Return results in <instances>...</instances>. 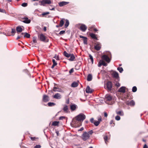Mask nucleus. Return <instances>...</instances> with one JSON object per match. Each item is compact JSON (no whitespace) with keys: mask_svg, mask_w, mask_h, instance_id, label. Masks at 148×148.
Returning <instances> with one entry per match:
<instances>
[{"mask_svg":"<svg viewBox=\"0 0 148 148\" xmlns=\"http://www.w3.org/2000/svg\"><path fill=\"white\" fill-rule=\"evenodd\" d=\"M76 117V119L80 122L81 121H82L86 118V116L82 114H79Z\"/></svg>","mask_w":148,"mask_h":148,"instance_id":"nucleus-4","label":"nucleus"},{"mask_svg":"<svg viewBox=\"0 0 148 148\" xmlns=\"http://www.w3.org/2000/svg\"><path fill=\"white\" fill-rule=\"evenodd\" d=\"M55 104L54 103L52 102H49L48 103V105L49 106L51 107L54 106L55 105Z\"/></svg>","mask_w":148,"mask_h":148,"instance_id":"nucleus-37","label":"nucleus"},{"mask_svg":"<svg viewBox=\"0 0 148 148\" xmlns=\"http://www.w3.org/2000/svg\"><path fill=\"white\" fill-rule=\"evenodd\" d=\"M41 146L40 145H36L34 147V148H40Z\"/></svg>","mask_w":148,"mask_h":148,"instance_id":"nucleus-48","label":"nucleus"},{"mask_svg":"<svg viewBox=\"0 0 148 148\" xmlns=\"http://www.w3.org/2000/svg\"><path fill=\"white\" fill-rule=\"evenodd\" d=\"M72 122L75 127H79L81 125V123L76 119V117L73 119Z\"/></svg>","mask_w":148,"mask_h":148,"instance_id":"nucleus-2","label":"nucleus"},{"mask_svg":"<svg viewBox=\"0 0 148 148\" xmlns=\"http://www.w3.org/2000/svg\"><path fill=\"white\" fill-rule=\"evenodd\" d=\"M103 138L104 139L105 142L106 143H107L108 142V137L107 136H103Z\"/></svg>","mask_w":148,"mask_h":148,"instance_id":"nucleus-36","label":"nucleus"},{"mask_svg":"<svg viewBox=\"0 0 148 148\" xmlns=\"http://www.w3.org/2000/svg\"><path fill=\"white\" fill-rule=\"evenodd\" d=\"M38 38H40V41H45L46 37L43 34H41L38 35Z\"/></svg>","mask_w":148,"mask_h":148,"instance_id":"nucleus-14","label":"nucleus"},{"mask_svg":"<svg viewBox=\"0 0 148 148\" xmlns=\"http://www.w3.org/2000/svg\"><path fill=\"white\" fill-rule=\"evenodd\" d=\"M92 79V76L91 74H89L87 76V80L88 81H91Z\"/></svg>","mask_w":148,"mask_h":148,"instance_id":"nucleus-29","label":"nucleus"},{"mask_svg":"<svg viewBox=\"0 0 148 148\" xmlns=\"http://www.w3.org/2000/svg\"><path fill=\"white\" fill-rule=\"evenodd\" d=\"M101 48V45L99 42H96L95 43L94 49L97 51H99Z\"/></svg>","mask_w":148,"mask_h":148,"instance_id":"nucleus-7","label":"nucleus"},{"mask_svg":"<svg viewBox=\"0 0 148 148\" xmlns=\"http://www.w3.org/2000/svg\"><path fill=\"white\" fill-rule=\"evenodd\" d=\"M90 37L96 40L97 39V37L96 36L95 34H94L90 33Z\"/></svg>","mask_w":148,"mask_h":148,"instance_id":"nucleus-28","label":"nucleus"},{"mask_svg":"<svg viewBox=\"0 0 148 148\" xmlns=\"http://www.w3.org/2000/svg\"><path fill=\"white\" fill-rule=\"evenodd\" d=\"M42 100L44 102H47L49 100V97L46 95H44L43 96Z\"/></svg>","mask_w":148,"mask_h":148,"instance_id":"nucleus-16","label":"nucleus"},{"mask_svg":"<svg viewBox=\"0 0 148 148\" xmlns=\"http://www.w3.org/2000/svg\"><path fill=\"white\" fill-rule=\"evenodd\" d=\"M21 37H20L19 35H18V36L17 37V38H16V39L17 40H18Z\"/></svg>","mask_w":148,"mask_h":148,"instance_id":"nucleus-62","label":"nucleus"},{"mask_svg":"<svg viewBox=\"0 0 148 148\" xmlns=\"http://www.w3.org/2000/svg\"><path fill=\"white\" fill-rule=\"evenodd\" d=\"M27 5V3H22L21 5L24 7H25Z\"/></svg>","mask_w":148,"mask_h":148,"instance_id":"nucleus-46","label":"nucleus"},{"mask_svg":"<svg viewBox=\"0 0 148 148\" xmlns=\"http://www.w3.org/2000/svg\"><path fill=\"white\" fill-rule=\"evenodd\" d=\"M47 30L46 27H44L43 28V30L45 31H46Z\"/></svg>","mask_w":148,"mask_h":148,"instance_id":"nucleus-64","label":"nucleus"},{"mask_svg":"<svg viewBox=\"0 0 148 148\" xmlns=\"http://www.w3.org/2000/svg\"><path fill=\"white\" fill-rule=\"evenodd\" d=\"M23 19L25 20L23 21L24 23H29L31 22V20L29 19L27 17H24L23 18Z\"/></svg>","mask_w":148,"mask_h":148,"instance_id":"nucleus-21","label":"nucleus"},{"mask_svg":"<svg viewBox=\"0 0 148 148\" xmlns=\"http://www.w3.org/2000/svg\"><path fill=\"white\" fill-rule=\"evenodd\" d=\"M89 134H90L91 135L93 133V131L92 130H91L90 131H89L88 132Z\"/></svg>","mask_w":148,"mask_h":148,"instance_id":"nucleus-55","label":"nucleus"},{"mask_svg":"<svg viewBox=\"0 0 148 148\" xmlns=\"http://www.w3.org/2000/svg\"><path fill=\"white\" fill-rule=\"evenodd\" d=\"M64 19H62L60 21V23L59 24L60 27H62V26L64 24Z\"/></svg>","mask_w":148,"mask_h":148,"instance_id":"nucleus-32","label":"nucleus"},{"mask_svg":"<svg viewBox=\"0 0 148 148\" xmlns=\"http://www.w3.org/2000/svg\"><path fill=\"white\" fill-rule=\"evenodd\" d=\"M68 107L67 105H65L63 108V110L65 112L67 113L68 112Z\"/></svg>","mask_w":148,"mask_h":148,"instance_id":"nucleus-30","label":"nucleus"},{"mask_svg":"<svg viewBox=\"0 0 148 148\" xmlns=\"http://www.w3.org/2000/svg\"><path fill=\"white\" fill-rule=\"evenodd\" d=\"M90 121L92 123H94L95 121H94V118H93L90 119Z\"/></svg>","mask_w":148,"mask_h":148,"instance_id":"nucleus-51","label":"nucleus"},{"mask_svg":"<svg viewBox=\"0 0 148 148\" xmlns=\"http://www.w3.org/2000/svg\"><path fill=\"white\" fill-rule=\"evenodd\" d=\"M137 90V88L135 86L133 87L132 88V91L133 92H136Z\"/></svg>","mask_w":148,"mask_h":148,"instance_id":"nucleus-41","label":"nucleus"},{"mask_svg":"<svg viewBox=\"0 0 148 148\" xmlns=\"http://www.w3.org/2000/svg\"><path fill=\"white\" fill-rule=\"evenodd\" d=\"M78 83L76 82H73L71 84V86L73 87H76L78 86Z\"/></svg>","mask_w":148,"mask_h":148,"instance_id":"nucleus-26","label":"nucleus"},{"mask_svg":"<svg viewBox=\"0 0 148 148\" xmlns=\"http://www.w3.org/2000/svg\"><path fill=\"white\" fill-rule=\"evenodd\" d=\"M125 103L127 105H130L131 106H134L135 105V102L133 100L130 101H126L125 102Z\"/></svg>","mask_w":148,"mask_h":148,"instance_id":"nucleus-10","label":"nucleus"},{"mask_svg":"<svg viewBox=\"0 0 148 148\" xmlns=\"http://www.w3.org/2000/svg\"><path fill=\"white\" fill-rule=\"evenodd\" d=\"M102 65L106 66L107 65V64L103 60H100L98 65L99 67H100Z\"/></svg>","mask_w":148,"mask_h":148,"instance_id":"nucleus-11","label":"nucleus"},{"mask_svg":"<svg viewBox=\"0 0 148 148\" xmlns=\"http://www.w3.org/2000/svg\"><path fill=\"white\" fill-rule=\"evenodd\" d=\"M65 117L64 116H60L59 117L60 120H62L63 119H65Z\"/></svg>","mask_w":148,"mask_h":148,"instance_id":"nucleus-60","label":"nucleus"},{"mask_svg":"<svg viewBox=\"0 0 148 148\" xmlns=\"http://www.w3.org/2000/svg\"><path fill=\"white\" fill-rule=\"evenodd\" d=\"M105 88L108 91H110L112 90V83L110 81H108L107 82L106 85L105 86Z\"/></svg>","mask_w":148,"mask_h":148,"instance_id":"nucleus-1","label":"nucleus"},{"mask_svg":"<svg viewBox=\"0 0 148 148\" xmlns=\"http://www.w3.org/2000/svg\"><path fill=\"white\" fill-rule=\"evenodd\" d=\"M79 37L83 38V41L84 43V44L86 45L87 44V37H84L82 35H80Z\"/></svg>","mask_w":148,"mask_h":148,"instance_id":"nucleus-19","label":"nucleus"},{"mask_svg":"<svg viewBox=\"0 0 148 148\" xmlns=\"http://www.w3.org/2000/svg\"><path fill=\"white\" fill-rule=\"evenodd\" d=\"M57 89V88L56 87H54L53 88V91L56 92V91H58V90H56V89Z\"/></svg>","mask_w":148,"mask_h":148,"instance_id":"nucleus-54","label":"nucleus"},{"mask_svg":"<svg viewBox=\"0 0 148 148\" xmlns=\"http://www.w3.org/2000/svg\"><path fill=\"white\" fill-rule=\"evenodd\" d=\"M33 43H36L37 42L36 38L34 36L33 38Z\"/></svg>","mask_w":148,"mask_h":148,"instance_id":"nucleus-42","label":"nucleus"},{"mask_svg":"<svg viewBox=\"0 0 148 148\" xmlns=\"http://www.w3.org/2000/svg\"><path fill=\"white\" fill-rule=\"evenodd\" d=\"M69 21L68 20H66V23L65 24V27L66 28L69 25Z\"/></svg>","mask_w":148,"mask_h":148,"instance_id":"nucleus-35","label":"nucleus"},{"mask_svg":"<svg viewBox=\"0 0 148 148\" xmlns=\"http://www.w3.org/2000/svg\"><path fill=\"white\" fill-rule=\"evenodd\" d=\"M50 14V13L49 12H45L43 13L42 14V15L43 16H44L48 14Z\"/></svg>","mask_w":148,"mask_h":148,"instance_id":"nucleus-45","label":"nucleus"},{"mask_svg":"<svg viewBox=\"0 0 148 148\" xmlns=\"http://www.w3.org/2000/svg\"><path fill=\"white\" fill-rule=\"evenodd\" d=\"M53 98L56 99H59L61 98V95L58 93L56 94L53 96Z\"/></svg>","mask_w":148,"mask_h":148,"instance_id":"nucleus-24","label":"nucleus"},{"mask_svg":"<svg viewBox=\"0 0 148 148\" xmlns=\"http://www.w3.org/2000/svg\"><path fill=\"white\" fill-rule=\"evenodd\" d=\"M102 59L106 61L108 63L110 62V60L109 57L107 55H104L102 56L101 57Z\"/></svg>","mask_w":148,"mask_h":148,"instance_id":"nucleus-9","label":"nucleus"},{"mask_svg":"<svg viewBox=\"0 0 148 148\" xmlns=\"http://www.w3.org/2000/svg\"><path fill=\"white\" fill-rule=\"evenodd\" d=\"M99 123H99V121H95L94 122V123L93 124L95 125L96 126H98L99 125Z\"/></svg>","mask_w":148,"mask_h":148,"instance_id":"nucleus-43","label":"nucleus"},{"mask_svg":"<svg viewBox=\"0 0 148 148\" xmlns=\"http://www.w3.org/2000/svg\"><path fill=\"white\" fill-rule=\"evenodd\" d=\"M69 3V2L62 1L58 3V5L60 7H62L65 5Z\"/></svg>","mask_w":148,"mask_h":148,"instance_id":"nucleus-17","label":"nucleus"},{"mask_svg":"<svg viewBox=\"0 0 148 148\" xmlns=\"http://www.w3.org/2000/svg\"><path fill=\"white\" fill-rule=\"evenodd\" d=\"M87 27L85 25L82 24H81L79 29L83 32H85L87 29Z\"/></svg>","mask_w":148,"mask_h":148,"instance_id":"nucleus-8","label":"nucleus"},{"mask_svg":"<svg viewBox=\"0 0 148 148\" xmlns=\"http://www.w3.org/2000/svg\"><path fill=\"white\" fill-rule=\"evenodd\" d=\"M30 138L32 141H36L38 139V137H31Z\"/></svg>","mask_w":148,"mask_h":148,"instance_id":"nucleus-40","label":"nucleus"},{"mask_svg":"<svg viewBox=\"0 0 148 148\" xmlns=\"http://www.w3.org/2000/svg\"><path fill=\"white\" fill-rule=\"evenodd\" d=\"M73 72H74L73 68H72L69 71V73L70 74H71V73H73Z\"/></svg>","mask_w":148,"mask_h":148,"instance_id":"nucleus-53","label":"nucleus"},{"mask_svg":"<svg viewBox=\"0 0 148 148\" xmlns=\"http://www.w3.org/2000/svg\"><path fill=\"white\" fill-rule=\"evenodd\" d=\"M95 25H93L92 26L90 27L88 29L89 30L91 31H92L93 30V31L95 32L97 31L98 30L97 29L95 28Z\"/></svg>","mask_w":148,"mask_h":148,"instance_id":"nucleus-22","label":"nucleus"},{"mask_svg":"<svg viewBox=\"0 0 148 148\" xmlns=\"http://www.w3.org/2000/svg\"><path fill=\"white\" fill-rule=\"evenodd\" d=\"M65 33V31L64 30H62L59 33V34L60 35H62L63 34H64Z\"/></svg>","mask_w":148,"mask_h":148,"instance_id":"nucleus-49","label":"nucleus"},{"mask_svg":"<svg viewBox=\"0 0 148 148\" xmlns=\"http://www.w3.org/2000/svg\"><path fill=\"white\" fill-rule=\"evenodd\" d=\"M110 124H113V125H112L113 126H114L115 125V123L114 122V121L113 120H111L110 121Z\"/></svg>","mask_w":148,"mask_h":148,"instance_id":"nucleus-50","label":"nucleus"},{"mask_svg":"<svg viewBox=\"0 0 148 148\" xmlns=\"http://www.w3.org/2000/svg\"><path fill=\"white\" fill-rule=\"evenodd\" d=\"M70 58L69 59V60L71 61H73L74 60V59L75 58V56L73 54H70Z\"/></svg>","mask_w":148,"mask_h":148,"instance_id":"nucleus-27","label":"nucleus"},{"mask_svg":"<svg viewBox=\"0 0 148 148\" xmlns=\"http://www.w3.org/2000/svg\"><path fill=\"white\" fill-rule=\"evenodd\" d=\"M64 55L67 58H69L70 57L71 54H69L67 53L66 51H64L63 53Z\"/></svg>","mask_w":148,"mask_h":148,"instance_id":"nucleus-31","label":"nucleus"},{"mask_svg":"<svg viewBox=\"0 0 148 148\" xmlns=\"http://www.w3.org/2000/svg\"><path fill=\"white\" fill-rule=\"evenodd\" d=\"M121 118L119 116L117 115L116 116L115 119L116 120L119 121L120 119Z\"/></svg>","mask_w":148,"mask_h":148,"instance_id":"nucleus-44","label":"nucleus"},{"mask_svg":"<svg viewBox=\"0 0 148 148\" xmlns=\"http://www.w3.org/2000/svg\"><path fill=\"white\" fill-rule=\"evenodd\" d=\"M93 90L90 88L89 86H88L86 89V92L87 93H92Z\"/></svg>","mask_w":148,"mask_h":148,"instance_id":"nucleus-20","label":"nucleus"},{"mask_svg":"<svg viewBox=\"0 0 148 148\" xmlns=\"http://www.w3.org/2000/svg\"><path fill=\"white\" fill-rule=\"evenodd\" d=\"M16 33V30L15 29H12V31L11 32H8L6 34H5V35L7 36H10L11 35L14 36V34Z\"/></svg>","mask_w":148,"mask_h":148,"instance_id":"nucleus-13","label":"nucleus"},{"mask_svg":"<svg viewBox=\"0 0 148 148\" xmlns=\"http://www.w3.org/2000/svg\"><path fill=\"white\" fill-rule=\"evenodd\" d=\"M116 113L118 115H119L120 116H123V113L122 111H116Z\"/></svg>","mask_w":148,"mask_h":148,"instance_id":"nucleus-34","label":"nucleus"},{"mask_svg":"<svg viewBox=\"0 0 148 148\" xmlns=\"http://www.w3.org/2000/svg\"><path fill=\"white\" fill-rule=\"evenodd\" d=\"M24 34V33H22L20 35H19L20 36V37L21 38L23 37V36Z\"/></svg>","mask_w":148,"mask_h":148,"instance_id":"nucleus-59","label":"nucleus"},{"mask_svg":"<svg viewBox=\"0 0 148 148\" xmlns=\"http://www.w3.org/2000/svg\"><path fill=\"white\" fill-rule=\"evenodd\" d=\"M39 2L40 3V5L45 6L46 4H50L51 3V0H42L40 1Z\"/></svg>","mask_w":148,"mask_h":148,"instance_id":"nucleus-3","label":"nucleus"},{"mask_svg":"<svg viewBox=\"0 0 148 148\" xmlns=\"http://www.w3.org/2000/svg\"><path fill=\"white\" fill-rule=\"evenodd\" d=\"M53 58H56L57 60H59V57L58 56H55Z\"/></svg>","mask_w":148,"mask_h":148,"instance_id":"nucleus-56","label":"nucleus"},{"mask_svg":"<svg viewBox=\"0 0 148 148\" xmlns=\"http://www.w3.org/2000/svg\"><path fill=\"white\" fill-rule=\"evenodd\" d=\"M104 116L105 117H107V116H108V114H107V113L106 112H104Z\"/></svg>","mask_w":148,"mask_h":148,"instance_id":"nucleus-61","label":"nucleus"},{"mask_svg":"<svg viewBox=\"0 0 148 148\" xmlns=\"http://www.w3.org/2000/svg\"><path fill=\"white\" fill-rule=\"evenodd\" d=\"M16 31L18 33H20L23 31L22 28L19 26L17 27L16 28Z\"/></svg>","mask_w":148,"mask_h":148,"instance_id":"nucleus-25","label":"nucleus"},{"mask_svg":"<svg viewBox=\"0 0 148 148\" xmlns=\"http://www.w3.org/2000/svg\"><path fill=\"white\" fill-rule=\"evenodd\" d=\"M112 76L114 78H115L118 80L119 79V75L118 73L116 71H113L111 74Z\"/></svg>","mask_w":148,"mask_h":148,"instance_id":"nucleus-12","label":"nucleus"},{"mask_svg":"<svg viewBox=\"0 0 148 148\" xmlns=\"http://www.w3.org/2000/svg\"><path fill=\"white\" fill-rule=\"evenodd\" d=\"M70 108L71 111H73L77 108V106L75 104H72L70 106Z\"/></svg>","mask_w":148,"mask_h":148,"instance_id":"nucleus-15","label":"nucleus"},{"mask_svg":"<svg viewBox=\"0 0 148 148\" xmlns=\"http://www.w3.org/2000/svg\"><path fill=\"white\" fill-rule=\"evenodd\" d=\"M125 87L122 86L119 88L118 90V91L123 93H125Z\"/></svg>","mask_w":148,"mask_h":148,"instance_id":"nucleus-18","label":"nucleus"},{"mask_svg":"<svg viewBox=\"0 0 148 148\" xmlns=\"http://www.w3.org/2000/svg\"><path fill=\"white\" fill-rule=\"evenodd\" d=\"M0 12L3 13L5 12V10L1 9L0 8Z\"/></svg>","mask_w":148,"mask_h":148,"instance_id":"nucleus-58","label":"nucleus"},{"mask_svg":"<svg viewBox=\"0 0 148 148\" xmlns=\"http://www.w3.org/2000/svg\"><path fill=\"white\" fill-rule=\"evenodd\" d=\"M24 37H26L28 38H29L30 37V34L27 32H25L24 33Z\"/></svg>","mask_w":148,"mask_h":148,"instance_id":"nucleus-33","label":"nucleus"},{"mask_svg":"<svg viewBox=\"0 0 148 148\" xmlns=\"http://www.w3.org/2000/svg\"><path fill=\"white\" fill-rule=\"evenodd\" d=\"M60 122L58 121H54L52 123V125L53 126H57L58 127L59 126V123Z\"/></svg>","mask_w":148,"mask_h":148,"instance_id":"nucleus-23","label":"nucleus"},{"mask_svg":"<svg viewBox=\"0 0 148 148\" xmlns=\"http://www.w3.org/2000/svg\"><path fill=\"white\" fill-rule=\"evenodd\" d=\"M89 56L90 59V60L91 61L92 64H93V63L94 60H93V59L92 56L90 54H89Z\"/></svg>","mask_w":148,"mask_h":148,"instance_id":"nucleus-38","label":"nucleus"},{"mask_svg":"<svg viewBox=\"0 0 148 148\" xmlns=\"http://www.w3.org/2000/svg\"><path fill=\"white\" fill-rule=\"evenodd\" d=\"M147 146L146 144H145L143 148H147Z\"/></svg>","mask_w":148,"mask_h":148,"instance_id":"nucleus-63","label":"nucleus"},{"mask_svg":"<svg viewBox=\"0 0 148 148\" xmlns=\"http://www.w3.org/2000/svg\"><path fill=\"white\" fill-rule=\"evenodd\" d=\"M115 85L116 87H119L120 86V84L119 83L117 82L116 84H115Z\"/></svg>","mask_w":148,"mask_h":148,"instance_id":"nucleus-52","label":"nucleus"},{"mask_svg":"<svg viewBox=\"0 0 148 148\" xmlns=\"http://www.w3.org/2000/svg\"><path fill=\"white\" fill-rule=\"evenodd\" d=\"M117 69L121 73L123 70L122 67H118L117 68Z\"/></svg>","mask_w":148,"mask_h":148,"instance_id":"nucleus-39","label":"nucleus"},{"mask_svg":"<svg viewBox=\"0 0 148 148\" xmlns=\"http://www.w3.org/2000/svg\"><path fill=\"white\" fill-rule=\"evenodd\" d=\"M98 121H99V123L101 121V118L100 116L98 119Z\"/></svg>","mask_w":148,"mask_h":148,"instance_id":"nucleus-57","label":"nucleus"},{"mask_svg":"<svg viewBox=\"0 0 148 148\" xmlns=\"http://www.w3.org/2000/svg\"><path fill=\"white\" fill-rule=\"evenodd\" d=\"M52 62H53V64L54 65L56 66L57 65V63L56 62L55 60L54 59L52 60Z\"/></svg>","mask_w":148,"mask_h":148,"instance_id":"nucleus-47","label":"nucleus"},{"mask_svg":"<svg viewBox=\"0 0 148 148\" xmlns=\"http://www.w3.org/2000/svg\"><path fill=\"white\" fill-rule=\"evenodd\" d=\"M105 97L106 102L109 104H111L112 102H111L112 99V97L111 96L106 95Z\"/></svg>","mask_w":148,"mask_h":148,"instance_id":"nucleus-6","label":"nucleus"},{"mask_svg":"<svg viewBox=\"0 0 148 148\" xmlns=\"http://www.w3.org/2000/svg\"><path fill=\"white\" fill-rule=\"evenodd\" d=\"M82 137V140L84 141H85L89 138L90 135L88 132H85L83 134Z\"/></svg>","mask_w":148,"mask_h":148,"instance_id":"nucleus-5","label":"nucleus"}]
</instances>
